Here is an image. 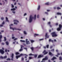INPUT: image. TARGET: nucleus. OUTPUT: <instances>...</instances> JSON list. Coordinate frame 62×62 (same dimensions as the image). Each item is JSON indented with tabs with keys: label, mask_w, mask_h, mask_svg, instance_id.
Returning a JSON list of instances; mask_svg holds the SVG:
<instances>
[{
	"label": "nucleus",
	"mask_w": 62,
	"mask_h": 62,
	"mask_svg": "<svg viewBox=\"0 0 62 62\" xmlns=\"http://www.w3.org/2000/svg\"><path fill=\"white\" fill-rule=\"evenodd\" d=\"M51 34L52 35V37H57V35L56 34L55 32H52L51 33Z\"/></svg>",
	"instance_id": "1"
},
{
	"label": "nucleus",
	"mask_w": 62,
	"mask_h": 62,
	"mask_svg": "<svg viewBox=\"0 0 62 62\" xmlns=\"http://www.w3.org/2000/svg\"><path fill=\"white\" fill-rule=\"evenodd\" d=\"M33 17H32V15H31L30 16V18L29 20V22L30 23H31L33 21Z\"/></svg>",
	"instance_id": "2"
},
{
	"label": "nucleus",
	"mask_w": 62,
	"mask_h": 62,
	"mask_svg": "<svg viewBox=\"0 0 62 62\" xmlns=\"http://www.w3.org/2000/svg\"><path fill=\"white\" fill-rule=\"evenodd\" d=\"M10 29H12L13 30H14V29L15 30H19V31H21V29H17V28H14L11 27H10Z\"/></svg>",
	"instance_id": "3"
},
{
	"label": "nucleus",
	"mask_w": 62,
	"mask_h": 62,
	"mask_svg": "<svg viewBox=\"0 0 62 62\" xmlns=\"http://www.w3.org/2000/svg\"><path fill=\"white\" fill-rule=\"evenodd\" d=\"M59 27L57 29V31H60L61 30V28H62V26L61 24H59Z\"/></svg>",
	"instance_id": "4"
},
{
	"label": "nucleus",
	"mask_w": 62,
	"mask_h": 62,
	"mask_svg": "<svg viewBox=\"0 0 62 62\" xmlns=\"http://www.w3.org/2000/svg\"><path fill=\"white\" fill-rule=\"evenodd\" d=\"M28 39H26V44H30V43L29 42V41H28Z\"/></svg>",
	"instance_id": "5"
},
{
	"label": "nucleus",
	"mask_w": 62,
	"mask_h": 62,
	"mask_svg": "<svg viewBox=\"0 0 62 62\" xmlns=\"http://www.w3.org/2000/svg\"><path fill=\"white\" fill-rule=\"evenodd\" d=\"M0 53L1 54H4L5 53V52L2 49H0Z\"/></svg>",
	"instance_id": "6"
},
{
	"label": "nucleus",
	"mask_w": 62,
	"mask_h": 62,
	"mask_svg": "<svg viewBox=\"0 0 62 62\" xmlns=\"http://www.w3.org/2000/svg\"><path fill=\"white\" fill-rule=\"evenodd\" d=\"M14 56V54L12 53V56H11V57L12 58V59H11V60H13V56Z\"/></svg>",
	"instance_id": "7"
},
{
	"label": "nucleus",
	"mask_w": 62,
	"mask_h": 62,
	"mask_svg": "<svg viewBox=\"0 0 62 62\" xmlns=\"http://www.w3.org/2000/svg\"><path fill=\"white\" fill-rule=\"evenodd\" d=\"M43 55H39L38 56V57L37 58L38 59L40 58H41L42 57H43Z\"/></svg>",
	"instance_id": "8"
},
{
	"label": "nucleus",
	"mask_w": 62,
	"mask_h": 62,
	"mask_svg": "<svg viewBox=\"0 0 62 62\" xmlns=\"http://www.w3.org/2000/svg\"><path fill=\"white\" fill-rule=\"evenodd\" d=\"M49 54L50 55H51V56H53L54 55V54H52V53L51 52H49Z\"/></svg>",
	"instance_id": "9"
},
{
	"label": "nucleus",
	"mask_w": 62,
	"mask_h": 62,
	"mask_svg": "<svg viewBox=\"0 0 62 62\" xmlns=\"http://www.w3.org/2000/svg\"><path fill=\"white\" fill-rule=\"evenodd\" d=\"M47 35H48V34H47V33H46L45 35V37L46 38H49V36Z\"/></svg>",
	"instance_id": "10"
},
{
	"label": "nucleus",
	"mask_w": 62,
	"mask_h": 62,
	"mask_svg": "<svg viewBox=\"0 0 62 62\" xmlns=\"http://www.w3.org/2000/svg\"><path fill=\"white\" fill-rule=\"evenodd\" d=\"M55 59H56V57H53V58H52V59H51V60H53V61H54V60Z\"/></svg>",
	"instance_id": "11"
},
{
	"label": "nucleus",
	"mask_w": 62,
	"mask_h": 62,
	"mask_svg": "<svg viewBox=\"0 0 62 62\" xmlns=\"http://www.w3.org/2000/svg\"><path fill=\"white\" fill-rule=\"evenodd\" d=\"M2 38V35L1 34L0 35V42H1V39Z\"/></svg>",
	"instance_id": "12"
},
{
	"label": "nucleus",
	"mask_w": 62,
	"mask_h": 62,
	"mask_svg": "<svg viewBox=\"0 0 62 62\" xmlns=\"http://www.w3.org/2000/svg\"><path fill=\"white\" fill-rule=\"evenodd\" d=\"M60 55V54L59 53H57V55H56V56H57V57H58V55Z\"/></svg>",
	"instance_id": "13"
},
{
	"label": "nucleus",
	"mask_w": 62,
	"mask_h": 62,
	"mask_svg": "<svg viewBox=\"0 0 62 62\" xmlns=\"http://www.w3.org/2000/svg\"><path fill=\"white\" fill-rule=\"evenodd\" d=\"M49 42H50V41H51L52 42V43H53L54 42V41H53V40H51V39H50L49 40Z\"/></svg>",
	"instance_id": "14"
},
{
	"label": "nucleus",
	"mask_w": 62,
	"mask_h": 62,
	"mask_svg": "<svg viewBox=\"0 0 62 62\" xmlns=\"http://www.w3.org/2000/svg\"><path fill=\"white\" fill-rule=\"evenodd\" d=\"M6 22H9V21H8V18L7 17H6Z\"/></svg>",
	"instance_id": "15"
},
{
	"label": "nucleus",
	"mask_w": 62,
	"mask_h": 62,
	"mask_svg": "<svg viewBox=\"0 0 62 62\" xmlns=\"http://www.w3.org/2000/svg\"><path fill=\"white\" fill-rule=\"evenodd\" d=\"M33 19L34 20H35L36 19V15H34V17L33 18Z\"/></svg>",
	"instance_id": "16"
},
{
	"label": "nucleus",
	"mask_w": 62,
	"mask_h": 62,
	"mask_svg": "<svg viewBox=\"0 0 62 62\" xmlns=\"http://www.w3.org/2000/svg\"><path fill=\"white\" fill-rule=\"evenodd\" d=\"M14 22H17V23H19V21H18L16 20H14Z\"/></svg>",
	"instance_id": "17"
},
{
	"label": "nucleus",
	"mask_w": 62,
	"mask_h": 62,
	"mask_svg": "<svg viewBox=\"0 0 62 62\" xmlns=\"http://www.w3.org/2000/svg\"><path fill=\"white\" fill-rule=\"evenodd\" d=\"M57 15H62V14L61 13H57Z\"/></svg>",
	"instance_id": "18"
},
{
	"label": "nucleus",
	"mask_w": 62,
	"mask_h": 62,
	"mask_svg": "<svg viewBox=\"0 0 62 62\" xmlns=\"http://www.w3.org/2000/svg\"><path fill=\"white\" fill-rule=\"evenodd\" d=\"M16 9H15V8H13L12 9H11V11H12V10L13 11H14V10H15Z\"/></svg>",
	"instance_id": "19"
},
{
	"label": "nucleus",
	"mask_w": 62,
	"mask_h": 62,
	"mask_svg": "<svg viewBox=\"0 0 62 62\" xmlns=\"http://www.w3.org/2000/svg\"><path fill=\"white\" fill-rule=\"evenodd\" d=\"M39 9H40V5H39L37 8V10H39Z\"/></svg>",
	"instance_id": "20"
},
{
	"label": "nucleus",
	"mask_w": 62,
	"mask_h": 62,
	"mask_svg": "<svg viewBox=\"0 0 62 62\" xmlns=\"http://www.w3.org/2000/svg\"><path fill=\"white\" fill-rule=\"evenodd\" d=\"M57 10H59V9H60L61 8L59 7H57Z\"/></svg>",
	"instance_id": "21"
},
{
	"label": "nucleus",
	"mask_w": 62,
	"mask_h": 62,
	"mask_svg": "<svg viewBox=\"0 0 62 62\" xmlns=\"http://www.w3.org/2000/svg\"><path fill=\"white\" fill-rule=\"evenodd\" d=\"M5 43L7 45H8V41H7Z\"/></svg>",
	"instance_id": "22"
},
{
	"label": "nucleus",
	"mask_w": 62,
	"mask_h": 62,
	"mask_svg": "<svg viewBox=\"0 0 62 62\" xmlns=\"http://www.w3.org/2000/svg\"><path fill=\"white\" fill-rule=\"evenodd\" d=\"M15 54H16V55H18V54H20V53H19L18 52H16Z\"/></svg>",
	"instance_id": "23"
},
{
	"label": "nucleus",
	"mask_w": 62,
	"mask_h": 62,
	"mask_svg": "<svg viewBox=\"0 0 62 62\" xmlns=\"http://www.w3.org/2000/svg\"><path fill=\"white\" fill-rule=\"evenodd\" d=\"M59 59L60 60H62V57L61 56H60L59 57Z\"/></svg>",
	"instance_id": "24"
},
{
	"label": "nucleus",
	"mask_w": 62,
	"mask_h": 62,
	"mask_svg": "<svg viewBox=\"0 0 62 62\" xmlns=\"http://www.w3.org/2000/svg\"><path fill=\"white\" fill-rule=\"evenodd\" d=\"M49 45H46V47L47 49H48L49 48Z\"/></svg>",
	"instance_id": "25"
},
{
	"label": "nucleus",
	"mask_w": 62,
	"mask_h": 62,
	"mask_svg": "<svg viewBox=\"0 0 62 62\" xmlns=\"http://www.w3.org/2000/svg\"><path fill=\"white\" fill-rule=\"evenodd\" d=\"M16 59H18L19 57H20L19 56V55H18V56L17 55L16 56Z\"/></svg>",
	"instance_id": "26"
},
{
	"label": "nucleus",
	"mask_w": 62,
	"mask_h": 62,
	"mask_svg": "<svg viewBox=\"0 0 62 62\" xmlns=\"http://www.w3.org/2000/svg\"><path fill=\"white\" fill-rule=\"evenodd\" d=\"M45 60H48V58L47 56L45 57Z\"/></svg>",
	"instance_id": "27"
},
{
	"label": "nucleus",
	"mask_w": 62,
	"mask_h": 62,
	"mask_svg": "<svg viewBox=\"0 0 62 62\" xmlns=\"http://www.w3.org/2000/svg\"><path fill=\"white\" fill-rule=\"evenodd\" d=\"M45 5H49V2H47L45 3Z\"/></svg>",
	"instance_id": "28"
},
{
	"label": "nucleus",
	"mask_w": 62,
	"mask_h": 62,
	"mask_svg": "<svg viewBox=\"0 0 62 62\" xmlns=\"http://www.w3.org/2000/svg\"><path fill=\"white\" fill-rule=\"evenodd\" d=\"M7 58V56H5L3 57V59H5V58Z\"/></svg>",
	"instance_id": "29"
},
{
	"label": "nucleus",
	"mask_w": 62,
	"mask_h": 62,
	"mask_svg": "<svg viewBox=\"0 0 62 62\" xmlns=\"http://www.w3.org/2000/svg\"><path fill=\"white\" fill-rule=\"evenodd\" d=\"M48 54V52H45L44 54V55H45V54Z\"/></svg>",
	"instance_id": "30"
},
{
	"label": "nucleus",
	"mask_w": 62,
	"mask_h": 62,
	"mask_svg": "<svg viewBox=\"0 0 62 62\" xmlns=\"http://www.w3.org/2000/svg\"><path fill=\"white\" fill-rule=\"evenodd\" d=\"M31 49L32 51H33L34 50V48L33 47H31Z\"/></svg>",
	"instance_id": "31"
},
{
	"label": "nucleus",
	"mask_w": 62,
	"mask_h": 62,
	"mask_svg": "<svg viewBox=\"0 0 62 62\" xmlns=\"http://www.w3.org/2000/svg\"><path fill=\"white\" fill-rule=\"evenodd\" d=\"M34 57H35V58H36L37 57V54H35V55H34Z\"/></svg>",
	"instance_id": "32"
},
{
	"label": "nucleus",
	"mask_w": 62,
	"mask_h": 62,
	"mask_svg": "<svg viewBox=\"0 0 62 62\" xmlns=\"http://www.w3.org/2000/svg\"><path fill=\"white\" fill-rule=\"evenodd\" d=\"M4 38L5 41H6V40H7V38H6V37H4Z\"/></svg>",
	"instance_id": "33"
},
{
	"label": "nucleus",
	"mask_w": 62,
	"mask_h": 62,
	"mask_svg": "<svg viewBox=\"0 0 62 62\" xmlns=\"http://www.w3.org/2000/svg\"><path fill=\"white\" fill-rule=\"evenodd\" d=\"M23 54H21L19 55V56L20 57V56H23Z\"/></svg>",
	"instance_id": "34"
},
{
	"label": "nucleus",
	"mask_w": 62,
	"mask_h": 62,
	"mask_svg": "<svg viewBox=\"0 0 62 62\" xmlns=\"http://www.w3.org/2000/svg\"><path fill=\"white\" fill-rule=\"evenodd\" d=\"M31 43H33V42H34L35 41L34 40H31Z\"/></svg>",
	"instance_id": "35"
},
{
	"label": "nucleus",
	"mask_w": 62,
	"mask_h": 62,
	"mask_svg": "<svg viewBox=\"0 0 62 62\" xmlns=\"http://www.w3.org/2000/svg\"><path fill=\"white\" fill-rule=\"evenodd\" d=\"M29 55L31 56V55H34V54H32L31 53H30L29 54Z\"/></svg>",
	"instance_id": "36"
},
{
	"label": "nucleus",
	"mask_w": 62,
	"mask_h": 62,
	"mask_svg": "<svg viewBox=\"0 0 62 62\" xmlns=\"http://www.w3.org/2000/svg\"><path fill=\"white\" fill-rule=\"evenodd\" d=\"M0 58H1V59H4V58L2 56H0Z\"/></svg>",
	"instance_id": "37"
},
{
	"label": "nucleus",
	"mask_w": 62,
	"mask_h": 62,
	"mask_svg": "<svg viewBox=\"0 0 62 62\" xmlns=\"http://www.w3.org/2000/svg\"><path fill=\"white\" fill-rule=\"evenodd\" d=\"M23 32L24 34H25V35H26V34H27V33H26L25 31H24Z\"/></svg>",
	"instance_id": "38"
},
{
	"label": "nucleus",
	"mask_w": 62,
	"mask_h": 62,
	"mask_svg": "<svg viewBox=\"0 0 62 62\" xmlns=\"http://www.w3.org/2000/svg\"><path fill=\"white\" fill-rule=\"evenodd\" d=\"M23 49H20L19 50V52H21V51H23Z\"/></svg>",
	"instance_id": "39"
},
{
	"label": "nucleus",
	"mask_w": 62,
	"mask_h": 62,
	"mask_svg": "<svg viewBox=\"0 0 62 62\" xmlns=\"http://www.w3.org/2000/svg\"><path fill=\"white\" fill-rule=\"evenodd\" d=\"M54 49H52L51 50V52H54Z\"/></svg>",
	"instance_id": "40"
},
{
	"label": "nucleus",
	"mask_w": 62,
	"mask_h": 62,
	"mask_svg": "<svg viewBox=\"0 0 62 62\" xmlns=\"http://www.w3.org/2000/svg\"><path fill=\"white\" fill-rule=\"evenodd\" d=\"M29 59H30H30H31L32 58V57H29Z\"/></svg>",
	"instance_id": "41"
},
{
	"label": "nucleus",
	"mask_w": 62,
	"mask_h": 62,
	"mask_svg": "<svg viewBox=\"0 0 62 62\" xmlns=\"http://www.w3.org/2000/svg\"><path fill=\"white\" fill-rule=\"evenodd\" d=\"M2 24H3H3H5V22L4 21H3V23H2Z\"/></svg>",
	"instance_id": "42"
},
{
	"label": "nucleus",
	"mask_w": 62,
	"mask_h": 62,
	"mask_svg": "<svg viewBox=\"0 0 62 62\" xmlns=\"http://www.w3.org/2000/svg\"><path fill=\"white\" fill-rule=\"evenodd\" d=\"M23 46H21V49H23Z\"/></svg>",
	"instance_id": "43"
},
{
	"label": "nucleus",
	"mask_w": 62,
	"mask_h": 62,
	"mask_svg": "<svg viewBox=\"0 0 62 62\" xmlns=\"http://www.w3.org/2000/svg\"><path fill=\"white\" fill-rule=\"evenodd\" d=\"M46 52V50H44L43 52V53H45Z\"/></svg>",
	"instance_id": "44"
},
{
	"label": "nucleus",
	"mask_w": 62,
	"mask_h": 62,
	"mask_svg": "<svg viewBox=\"0 0 62 62\" xmlns=\"http://www.w3.org/2000/svg\"><path fill=\"white\" fill-rule=\"evenodd\" d=\"M36 36H39V34H34Z\"/></svg>",
	"instance_id": "45"
},
{
	"label": "nucleus",
	"mask_w": 62,
	"mask_h": 62,
	"mask_svg": "<svg viewBox=\"0 0 62 62\" xmlns=\"http://www.w3.org/2000/svg\"><path fill=\"white\" fill-rule=\"evenodd\" d=\"M7 60H10V59L9 58H8L7 59Z\"/></svg>",
	"instance_id": "46"
},
{
	"label": "nucleus",
	"mask_w": 62,
	"mask_h": 62,
	"mask_svg": "<svg viewBox=\"0 0 62 62\" xmlns=\"http://www.w3.org/2000/svg\"><path fill=\"white\" fill-rule=\"evenodd\" d=\"M1 19L2 20H3L4 19V17H1Z\"/></svg>",
	"instance_id": "47"
},
{
	"label": "nucleus",
	"mask_w": 62,
	"mask_h": 62,
	"mask_svg": "<svg viewBox=\"0 0 62 62\" xmlns=\"http://www.w3.org/2000/svg\"><path fill=\"white\" fill-rule=\"evenodd\" d=\"M12 5V8H13L14 7V5H13L12 4H11Z\"/></svg>",
	"instance_id": "48"
},
{
	"label": "nucleus",
	"mask_w": 62,
	"mask_h": 62,
	"mask_svg": "<svg viewBox=\"0 0 62 62\" xmlns=\"http://www.w3.org/2000/svg\"><path fill=\"white\" fill-rule=\"evenodd\" d=\"M14 24H16V25H17V23L15 22L14 23Z\"/></svg>",
	"instance_id": "49"
},
{
	"label": "nucleus",
	"mask_w": 62,
	"mask_h": 62,
	"mask_svg": "<svg viewBox=\"0 0 62 62\" xmlns=\"http://www.w3.org/2000/svg\"><path fill=\"white\" fill-rule=\"evenodd\" d=\"M48 24H51V22H48Z\"/></svg>",
	"instance_id": "50"
},
{
	"label": "nucleus",
	"mask_w": 62,
	"mask_h": 62,
	"mask_svg": "<svg viewBox=\"0 0 62 62\" xmlns=\"http://www.w3.org/2000/svg\"><path fill=\"white\" fill-rule=\"evenodd\" d=\"M45 14H47V15H48V13L47 12H45Z\"/></svg>",
	"instance_id": "51"
},
{
	"label": "nucleus",
	"mask_w": 62,
	"mask_h": 62,
	"mask_svg": "<svg viewBox=\"0 0 62 62\" xmlns=\"http://www.w3.org/2000/svg\"><path fill=\"white\" fill-rule=\"evenodd\" d=\"M24 60V58L23 57H22V60L23 61Z\"/></svg>",
	"instance_id": "52"
},
{
	"label": "nucleus",
	"mask_w": 62,
	"mask_h": 62,
	"mask_svg": "<svg viewBox=\"0 0 62 62\" xmlns=\"http://www.w3.org/2000/svg\"><path fill=\"white\" fill-rule=\"evenodd\" d=\"M45 60V58H43L42 60V61H44V60Z\"/></svg>",
	"instance_id": "53"
},
{
	"label": "nucleus",
	"mask_w": 62,
	"mask_h": 62,
	"mask_svg": "<svg viewBox=\"0 0 62 62\" xmlns=\"http://www.w3.org/2000/svg\"><path fill=\"white\" fill-rule=\"evenodd\" d=\"M43 40V39H39V40H40V41H41V40Z\"/></svg>",
	"instance_id": "54"
},
{
	"label": "nucleus",
	"mask_w": 62,
	"mask_h": 62,
	"mask_svg": "<svg viewBox=\"0 0 62 62\" xmlns=\"http://www.w3.org/2000/svg\"><path fill=\"white\" fill-rule=\"evenodd\" d=\"M55 25H56V26H57V25H58V23H56L55 24Z\"/></svg>",
	"instance_id": "55"
},
{
	"label": "nucleus",
	"mask_w": 62,
	"mask_h": 62,
	"mask_svg": "<svg viewBox=\"0 0 62 62\" xmlns=\"http://www.w3.org/2000/svg\"><path fill=\"white\" fill-rule=\"evenodd\" d=\"M2 45H5V43H1Z\"/></svg>",
	"instance_id": "56"
},
{
	"label": "nucleus",
	"mask_w": 62,
	"mask_h": 62,
	"mask_svg": "<svg viewBox=\"0 0 62 62\" xmlns=\"http://www.w3.org/2000/svg\"><path fill=\"white\" fill-rule=\"evenodd\" d=\"M56 52H58V50L57 49L56 50Z\"/></svg>",
	"instance_id": "57"
},
{
	"label": "nucleus",
	"mask_w": 62,
	"mask_h": 62,
	"mask_svg": "<svg viewBox=\"0 0 62 62\" xmlns=\"http://www.w3.org/2000/svg\"><path fill=\"white\" fill-rule=\"evenodd\" d=\"M39 15H38L37 16V18H39Z\"/></svg>",
	"instance_id": "58"
},
{
	"label": "nucleus",
	"mask_w": 62,
	"mask_h": 62,
	"mask_svg": "<svg viewBox=\"0 0 62 62\" xmlns=\"http://www.w3.org/2000/svg\"><path fill=\"white\" fill-rule=\"evenodd\" d=\"M5 52H7V49H6L5 50Z\"/></svg>",
	"instance_id": "59"
},
{
	"label": "nucleus",
	"mask_w": 62,
	"mask_h": 62,
	"mask_svg": "<svg viewBox=\"0 0 62 62\" xmlns=\"http://www.w3.org/2000/svg\"><path fill=\"white\" fill-rule=\"evenodd\" d=\"M54 41L55 42H56V39H54Z\"/></svg>",
	"instance_id": "60"
},
{
	"label": "nucleus",
	"mask_w": 62,
	"mask_h": 62,
	"mask_svg": "<svg viewBox=\"0 0 62 62\" xmlns=\"http://www.w3.org/2000/svg\"><path fill=\"white\" fill-rule=\"evenodd\" d=\"M15 37H12V39H15Z\"/></svg>",
	"instance_id": "61"
},
{
	"label": "nucleus",
	"mask_w": 62,
	"mask_h": 62,
	"mask_svg": "<svg viewBox=\"0 0 62 62\" xmlns=\"http://www.w3.org/2000/svg\"><path fill=\"white\" fill-rule=\"evenodd\" d=\"M27 15V14H26V13H25L24 15V16H25V15Z\"/></svg>",
	"instance_id": "62"
},
{
	"label": "nucleus",
	"mask_w": 62,
	"mask_h": 62,
	"mask_svg": "<svg viewBox=\"0 0 62 62\" xmlns=\"http://www.w3.org/2000/svg\"><path fill=\"white\" fill-rule=\"evenodd\" d=\"M16 39H17V38H15L14 39V40H16Z\"/></svg>",
	"instance_id": "63"
},
{
	"label": "nucleus",
	"mask_w": 62,
	"mask_h": 62,
	"mask_svg": "<svg viewBox=\"0 0 62 62\" xmlns=\"http://www.w3.org/2000/svg\"><path fill=\"white\" fill-rule=\"evenodd\" d=\"M23 45H24V46H26V44H25L24 43H23Z\"/></svg>",
	"instance_id": "64"
}]
</instances>
